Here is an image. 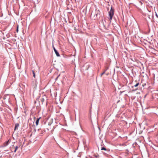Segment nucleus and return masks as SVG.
Listing matches in <instances>:
<instances>
[{
  "mask_svg": "<svg viewBox=\"0 0 158 158\" xmlns=\"http://www.w3.org/2000/svg\"><path fill=\"white\" fill-rule=\"evenodd\" d=\"M40 100L42 102H43L44 101V98H42L41 99H40Z\"/></svg>",
  "mask_w": 158,
  "mask_h": 158,
  "instance_id": "nucleus-11",
  "label": "nucleus"
},
{
  "mask_svg": "<svg viewBox=\"0 0 158 158\" xmlns=\"http://www.w3.org/2000/svg\"><path fill=\"white\" fill-rule=\"evenodd\" d=\"M18 146H16L15 147V149L14 151V152H15L17 151V150L18 148Z\"/></svg>",
  "mask_w": 158,
  "mask_h": 158,
  "instance_id": "nucleus-7",
  "label": "nucleus"
},
{
  "mask_svg": "<svg viewBox=\"0 0 158 158\" xmlns=\"http://www.w3.org/2000/svg\"><path fill=\"white\" fill-rule=\"evenodd\" d=\"M110 23H111L110 20Z\"/></svg>",
  "mask_w": 158,
  "mask_h": 158,
  "instance_id": "nucleus-17",
  "label": "nucleus"
},
{
  "mask_svg": "<svg viewBox=\"0 0 158 158\" xmlns=\"http://www.w3.org/2000/svg\"><path fill=\"white\" fill-rule=\"evenodd\" d=\"M32 73L33 74V76L34 78L35 77V72L34 70H32Z\"/></svg>",
  "mask_w": 158,
  "mask_h": 158,
  "instance_id": "nucleus-9",
  "label": "nucleus"
},
{
  "mask_svg": "<svg viewBox=\"0 0 158 158\" xmlns=\"http://www.w3.org/2000/svg\"><path fill=\"white\" fill-rule=\"evenodd\" d=\"M18 27H19V25H18L17 26V32H18Z\"/></svg>",
  "mask_w": 158,
  "mask_h": 158,
  "instance_id": "nucleus-13",
  "label": "nucleus"
},
{
  "mask_svg": "<svg viewBox=\"0 0 158 158\" xmlns=\"http://www.w3.org/2000/svg\"><path fill=\"white\" fill-rule=\"evenodd\" d=\"M139 83H137L135 85H134V87H136L139 85ZM132 87H133V86H132Z\"/></svg>",
  "mask_w": 158,
  "mask_h": 158,
  "instance_id": "nucleus-8",
  "label": "nucleus"
},
{
  "mask_svg": "<svg viewBox=\"0 0 158 158\" xmlns=\"http://www.w3.org/2000/svg\"><path fill=\"white\" fill-rule=\"evenodd\" d=\"M106 150H107L104 147H102L101 148V150H104L106 151Z\"/></svg>",
  "mask_w": 158,
  "mask_h": 158,
  "instance_id": "nucleus-10",
  "label": "nucleus"
},
{
  "mask_svg": "<svg viewBox=\"0 0 158 158\" xmlns=\"http://www.w3.org/2000/svg\"><path fill=\"white\" fill-rule=\"evenodd\" d=\"M53 49H54V50L56 55V56H60V55L58 52L56 50V49L54 47H53Z\"/></svg>",
  "mask_w": 158,
  "mask_h": 158,
  "instance_id": "nucleus-3",
  "label": "nucleus"
},
{
  "mask_svg": "<svg viewBox=\"0 0 158 158\" xmlns=\"http://www.w3.org/2000/svg\"><path fill=\"white\" fill-rule=\"evenodd\" d=\"M110 23H111L110 20Z\"/></svg>",
  "mask_w": 158,
  "mask_h": 158,
  "instance_id": "nucleus-16",
  "label": "nucleus"
},
{
  "mask_svg": "<svg viewBox=\"0 0 158 158\" xmlns=\"http://www.w3.org/2000/svg\"><path fill=\"white\" fill-rule=\"evenodd\" d=\"M107 68H106L105 70H104L103 72L100 75V77H101L102 75L105 73L106 71L107 70Z\"/></svg>",
  "mask_w": 158,
  "mask_h": 158,
  "instance_id": "nucleus-5",
  "label": "nucleus"
},
{
  "mask_svg": "<svg viewBox=\"0 0 158 158\" xmlns=\"http://www.w3.org/2000/svg\"><path fill=\"white\" fill-rule=\"evenodd\" d=\"M114 9L111 6V7L110 10L109 11V15L110 17V20L112 19V17L114 15Z\"/></svg>",
  "mask_w": 158,
  "mask_h": 158,
  "instance_id": "nucleus-1",
  "label": "nucleus"
},
{
  "mask_svg": "<svg viewBox=\"0 0 158 158\" xmlns=\"http://www.w3.org/2000/svg\"><path fill=\"white\" fill-rule=\"evenodd\" d=\"M60 76V74H59V75L56 78V80H57V79L58 78V77H59Z\"/></svg>",
  "mask_w": 158,
  "mask_h": 158,
  "instance_id": "nucleus-14",
  "label": "nucleus"
},
{
  "mask_svg": "<svg viewBox=\"0 0 158 158\" xmlns=\"http://www.w3.org/2000/svg\"><path fill=\"white\" fill-rule=\"evenodd\" d=\"M9 143V140L7 142H6V145H8Z\"/></svg>",
  "mask_w": 158,
  "mask_h": 158,
  "instance_id": "nucleus-12",
  "label": "nucleus"
},
{
  "mask_svg": "<svg viewBox=\"0 0 158 158\" xmlns=\"http://www.w3.org/2000/svg\"><path fill=\"white\" fill-rule=\"evenodd\" d=\"M65 22L67 23V24H68V23H71V25L72 26H73V23H75V21H73V20H64Z\"/></svg>",
  "mask_w": 158,
  "mask_h": 158,
  "instance_id": "nucleus-2",
  "label": "nucleus"
},
{
  "mask_svg": "<svg viewBox=\"0 0 158 158\" xmlns=\"http://www.w3.org/2000/svg\"><path fill=\"white\" fill-rule=\"evenodd\" d=\"M40 118H41V117H40L39 118H37V119H36V122H35V123H36V126H37L38 125L39 120Z\"/></svg>",
  "mask_w": 158,
  "mask_h": 158,
  "instance_id": "nucleus-4",
  "label": "nucleus"
},
{
  "mask_svg": "<svg viewBox=\"0 0 158 158\" xmlns=\"http://www.w3.org/2000/svg\"><path fill=\"white\" fill-rule=\"evenodd\" d=\"M19 125L18 123H16L15 124L14 130H15L19 127Z\"/></svg>",
  "mask_w": 158,
  "mask_h": 158,
  "instance_id": "nucleus-6",
  "label": "nucleus"
},
{
  "mask_svg": "<svg viewBox=\"0 0 158 158\" xmlns=\"http://www.w3.org/2000/svg\"><path fill=\"white\" fill-rule=\"evenodd\" d=\"M110 23H111L110 20Z\"/></svg>",
  "mask_w": 158,
  "mask_h": 158,
  "instance_id": "nucleus-15",
  "label": "nucleus"
}]
</instances>
